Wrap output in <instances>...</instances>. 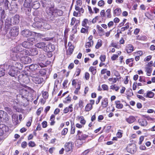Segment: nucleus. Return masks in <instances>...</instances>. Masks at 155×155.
<instances>
[{
	"instance_id": "f257e3e1",
	"label": "nucleus",
	"mask_w": 155,
	"mask_h": 155,
	"mask_svg": "<svg viewBox=\"0 0 155 155\" xmlns=\"http://www.w3.org/2000/svg\"><path fill=\"white\" fill-rule=\"evenodd\" d=\"M23 47L21 44L17 45L13 49V51L17 53L14 54L13 56L12 55V59L13 60H17V58H19L21 56L28 55L29 53V51L24 49Z\"/></svg>"
},
{
	"instance_id": "f03ea898",
	"label": "nucleus",
	"mask_w": 155,
	"mask_h": 155,
	"mask_svg": "<svg viewBox=\"0 0 155 155\" xmlns=\"http://www.w3.org/2000/svg\"><path fill=\"white\" fill-rule=\"evenodd\" d=\"M32 0H25L24 4V10L25 13L27 17L31 19V3Z\"/></svg>"
},
{
	"instance_id": "7ed1b4c3",
	"label": "nucleus",
	"mask_w": 155,
	"mask_h": 155,
	"mask_svg": "<svg viewBox=\"0 0 155 155\" xmlns=\"http://www.w3.org/2000/svg\"><path fill=\"white\" fill-rule=\"evenodd\" d=\"M18 34V28L16 27H14L11 29L8 33L7 34L6 36L8 38H11L12 37L17 36Z\"/></svg>"
},
{
	"instance_id": "20e7f679",
	"label": "nucleus",
	"mask_w": 155,
	"mask_h": 155,
	"mask_svg": "<svg viewBox=\"0 0 155 155\" xmlns=\"http://www.w3.org/2000/svg\"><path fill=\"white\" fill-rule=\"evenodd\" d=\"M8 127L4 124H0V141L2 140V136L5 133L9 131Z\"/></svg>"
},
{
	"instance_id": "39448f33",
	"label": "nucleus",
	"mask_w": 155,
	"mask_h": 155,
	"mask_svg": "<svg viewBox=\"0 0 155 155\" xmlns=\"http://www.w3.org/2000/svg\"><path fill=\"white\" fill-rule=\"evenodd\" d=\"M27 55H23L21 56L19 58H17V60H20L21 61L25 64H27L31 63V58Z\"/></svg>"
},
{
	"instance_id": "423d86ee",
	"label": "nucleus",
	"mask_w": 155,
	"mask_h": 155,
	"mask_svg": "<svg viewBox=\"0 0 155 155\" xmlns=\"http://www.w3.org/2000/svg\"><path fill=\"white\" fill-rule=\"evenodd\" d=\"M19 71L18 69H16L13 68H12L9 65L8 70V74L12 77H15L17 76Z\"/></svg>"
},
{
	"instance_id": "0eeeda50",
	"label": "nucleus",
	"mask_w": 155,
	"mask_h": 155,
	"mask_svg": "<svg viewBox=\"0 0 155 155\" xmlns=\"http://www.w3.org/2000/svg\"><path fill=\"white\" fill-rule=\"evenodd\" d=\"M40 20V21H35V22L33 23L32 24V26L34 27L37 28H38L41 27H43L44 28H45V26L47 25V24L41 21V20Z\"/></svg>"
},
{
	"instance_id": "6e6552de",
	"label": "nucleus",
	"mask_w": 155,
	"mask_h": 155,
	"mask_svg": "<svg viewBox=\"0 0 155 155\" xmlns=\"http://www.w3.org/2000/svg\"><path fill=\"white\" fill-rule=\"evenodd\" d=\"M8 120V116L7 113L2 110H0V121L6 122Z\"/></svg>"
},
{
	"instance_id": "1a4fd4ad",
	"label": "nucleus",
	"mask_w": 155,
	"mask_h": 155,
	"mask_svg": "<svg viewBox=\"0 0 155 155\" xmlns=\"http://www.w3.org/2000/svg\"><path fill=\"white\" fill-rule=\"evenodd\" d=\"M20 20H6L5 22V28H8L11 25L18 24Z\"/></svg>"
},
{
	"instance_id": "9d476101",
	"label": "nucleus",
	"mask_w": 155,
	"mask_h": 155,
	"mask_svg": "<svg viewBox=\"0 0 155 155\" xmlns=\"http://www.w3.org/2000/svg\"><path fill=\"white\" fill-rule=\"evenodd\" d=\"M14 61L12 62V64L9 65L11 67L13 68L16 69L18 70H21L23 68L22 64H21L15 61L16 60H14Z\"/></svg>"
},
{
	"instance_id": "9b49d317",
	"label": "nucleus",
	"mask_w": 155,
	"mask_h": 155,
	"mask_svg": "<svg viewBox=\"0 0 155 155\" xmlns=\"http://www.w3.org/2000/svg\"><path fill=\"white\" fill-rule=\"evenodd\" d=\"M126 149L128 152L134 153L136 150V145L134 144H129L127 146Z\"/></svg>"
},
{
	"instance_id": "f8f14e48",
	"label": "nucleus",
	"mask_w": 155,
	"mask_h": 155,
	"mask_svg": "<svg viewBox=\"0 0 155 155\" xmlns=\"http://www.w3.org/2000/svg\"><path fill=\"white\" fill-rule=\"evenodd\" d=\"M54 45L51 44H49L48 45H45V48L44 49V51L48 52H51L55 49Z\"/></svg>"
},
{
	"instance_id": "ddd939ff",
	"label": "nucleus",
	"mask_w": 155,
	"mask_h": 155,
	"mask_svg": "<svg viewBox=\"0 0 155 155\" xmlns=\"http://www.w3.org/2000/svg\"><path fill=\"white\" fill-rule=\"evenodd\" d=\"M31 80L33 82L38 84L42 83L44 80L43 78L38 76L33 77L31 78Z\"/></svg>"
},
{
	"instance_id": "4468645a",
	"label": "nucleus",
	"mask_w": 155,
	"mask_h": 155,
	"mask_svg": "<svg viewBox=\"0 0 155 155\" xmlns=\"http://www.w3.org/2000/svg\"><path fill=\"white\" fill-rule=\"evenodd\" d=\"M10 8H9L10 11H13L14 12H17L18 9V5L15 2H12L10 4Z\"/></svg>"
},
{
	"instance_id": "2eb2a0df",
	"label": "nucleus",
	"mask_w": 155,
	"mask_h": 155,
	"mask_svg": "<svg viewBox=\"0 0 155 155\" xmlns=\"http://www.w3.org/2000/svg\"><path fill=\"white\" fill-rule=\"evenodd\" d=\"M32 32L28 29H25L22 31L21 34L23 36L26 37H28L31 36L32 34Z\"/></svg>"
},
{
	"instance_id": "dca6fc26",
	"label": "nucleus",
	"mask_w": 155,
	"mask_h": 155,
	"mask_svg": "<svg viewBox=\"0 0 155 155\" xmlns=\"http://www.w3.org/2000/svg\"><path fill=\"white\" fill-rule=\"evenodd\" d=\"M32 43L30 42L29 41H25L22 43V45L23 47L26 48H31L33 46Z\"/></svg>"
},
{
	"instance_id": "f3484780",
	"label": "nucleus",
	"mask_w": 155,
	"mask_h": 155,
	"mask_svg": "<svg viewBox=\"0 0 155 155\" xmlns=\"http://www.w3.org/2000/svg\"><path fill=\"white\" fill-rule=\"evenodd\" d=\"M63 14V11L60 10L56 9L54 10V12H50L51 15H55L56 16H61Z\"/></svg>"
},
{
	"instance_id": "a211bd4d",
	"label": "nucleus",
	"mask_w": 155,
	"mask_h": 155,
	"mask_svg": "<svg viewBox=\"0 0 155 155\" xmlns=\"http://www.w3.org/2000/svg\"><path fill=\"white\" fill-rule=\"evenodd\" d=\"M72 143L71 142L66 143L65 144V149L66 152L71 151L72 148Z\"/></svg>"
},
{
	"instance_id": "6ab92c4d",
	"label": "nucleus",
	"mask_w": 155,
	"mask_h": 155,
	"mask_svg": "<svg viewBox=\"0 0 155 155\" xmlns=\"http://www.w3.org/2000/svg\"><path fill=\"white\" fill-rule=\"evenodd\" d=\"M12 121L15 125H17L18 124V116L16 114H13L12 116Z\"/></svg>"
},
{
	"instance_id": "aec40b11",
	"label": "nucleus",
	"mask_w": 155,
	"mask_h": 155,
	"mask_svg": "<svg viewBox=\"0 0 155 155\" xmlns=\"http://www.w3.org/2000/svg\"><path fill=\"white\" fill-rule=\"evenodd\" d=\"M38 48H35L30 49L29 53L31 55L34 56L37 55L38 54Z\"/></svg>"
},
{
	"instance_id": "412c9836",
	"label": "nucleus",
	"mask_w": 155,
	"mask_h": 155,
	"mask_svg": "<svg viewBox=\"0 0 155 155\" xmlns=\"http://www.w3.org/2000/svg\"><path fill=\"white\" fill-rule=\"evenodd\" d=\"M46 45L45 43L44 42H41L38 43L35 45V46L38 48L43 49L44 50V49L45 48V45Z\"/></svg>"
},
{
	"instance_id": "4be33fe9",
	"label": "nucleus",
	"mask_w": 155,
	"mask_h": 155,
	"mask_svg": "<svg viewBox=\"0 0 155 155\" xmlns=\"http://www.w3.org/2000/svg\"><path fill=\"white\" fill-rule=\"evenodd\" d=\"M136 120L135 117L133 116H130L128 118L126 119V121L130 124L133 123Z\"/></svg>"
},
{
	"instance_id": "5701e85b",
	"label": "nucleus",
	"mask_w": 155,
	"mask_h": 155,
	"mask_svg": "<svg viewBox=\"0 0 155 155\" xmlns=\"http://www.w3.org/2000/svg\"><path fill=\"white\" fill-rule=\"evenodd\" d=\"M138 122L140 125L142 126H146L147 125V122L146 120L144 119H139Z\"/></svg>"
},
{
	"instance_id": "b1692460",
	"label": "nucleus",
	"mask_w": 155,
	"mask_h": 155,
	"mask_svg": "<svg viewBox=\"0 0 155 155\" xmlns=\"http://www.w3.org/2000/svg\"><path fill=\"white\" fill-rule=\"evenodd\" d=\"M39 68L38 65L37 64H32L29 66V69L32 71H35L37 70H38Z\"/></svg>"
},
{
	"instance_id": "393cba45",
	"label": "nucleus",
	"mask_w": 155,
	"mask_h": 155,
	"mask_svg": "<svg viewBox=\"0 0 155 155\" xmlns=\"http://www.w3.org/2000/svg\"><path fill=\"white\" fill-rule=\"evenodd\" d=\"M126 50L127 53H130L134 50V47L131 45H128L126 47Z\"/></svg>"
},
{
	"instance_id": "a878e982",
	"label": "nucleus",
	"mask_w": 155,
	"mask_h": 155,
	"mask_svg": "<svg viewBox=\"0 0 155 155\" xmlns=\"http://www.w3.org/2000/svg\"><path fill=\"white\" fill-rule=\"evenodd\" d=\"M5 74V70L4 66L2 65L0 66V77L4 76Z\"/></svg>"
},
{
	"instance_id": "bb28decb",
	"label": "nucleus",
	"mask_w": 155,
	"mask_h": 155,
	"mask_svg": "<svg viewBox=\"0 0 155 155\" xmlns=\"http://www.w3.org/2000/svg\"><path fill=\"white\" fill-rule=\"evenodd\" d=\"M97 28L99 30L98 33L100 36H102L104 35V29L99 25H97Z\"/></svg>"
},
{
	"instance_id": "cd10ccee",
	"label": "nucleus",
	"mask_w": 155,
	"mask_h": 155,
	"mask_svg": "<svg viewBox=\"0 0 155 155\" xmlns=\"http://www.w3.org/2000/svg\"><path fill=\"white\" fill-rule=\"evenodd\" d=\"M72 106V105L71 104L68 107H67L65 108L64 110V113L66 114L69 111H70V112H72L73 110Z\"/></svg>"
},
{
	"instance_id": "c85d7f7f",
	"label": "nucleus",
	"mask_w": 155,
	"mask_h": 155,
	"mask_svg": "<svg viewBox=\"0 0 155 155\" xmlns=\"http://www.w3.org/2000/svg\"><path fill=\"white\" fill-rule=\"evenodd\" d=\"M40 6V4L38 2H34L32 5V7L35 9H37L39 8Z\"/></svg>"
},
{
	"instance_id": "c756f323",
	"label": "nucleus",
	"mask_w": 155,
	"mask_h": 155,
	"mask_svg": "<svg viewBox=\"0 0 155 155\" xmlns=\"http://www.w3.org/2000/svg\"><path fill=\"white\" fill-rule=\"evenodd\" d=\"M121 13V10L119 8H117L115 9L114 12V15L115 16H119Z\"/></svg>"
},
{
	"instance_id": "7c9ffc66",
	"label": "nucleus",
	"mask_w": 155,
	"mask_h": 155,
	"mask_svg": "<svg viewBox=\"0 0 155 155\" xmlns=\"http://www.w3.org/2000/svg\"><path fill=\"white\" fill-rule=\"evenodd\" d=\"M115 103L116 105V107L118 109H121L123 108V105L122 104L120 103V101H116L115 102Z\"/></svg>"
},
{
	"instance_id": "2f4dec72",
	"label": "nucleus",
	"mask_w": 155,
	"mask_h": 155,
	"mask_svg": "<svg viewBox=\"0 0 155 155\" xmlns=\"http://www.w3.org/2000/svg\"><path fill=\"white\" fill-rule=\"evenodd\" d=\"M3 3L4 4V8L5 9L7 10L8 9H9V8L8 7L9 2L8 0H5L3 2Z\"/></svg>"
},
{
	"instance_id": "473e14b6",
	"label": "nucleus",
	"mask_w": 155,
	"mask_h": 155,
	"mask_svg": "<svg viewBox=\"0 0 155 155\" xmlns=\"http://www.w3.org/2000/svg\"><path fill=\"white\" fill-rule=\"evenodd\" d=\"M154 94L151 91H148L145 97H146L152 98L154 96Z\"/></svg>"
},
{
	"instance_id": "72a5a7b5",
	"label": "nucleus",
	"mask_w": 155,
	"mask_h": 155,
	"mask_svg": "<svg viewBox=\"0 0 155 155\" xmlns=\"http://www.w3.org/2000/svg\"><path fill=\"white\" fill-rule=\"evenodd\" d=\"M108 103L107 99V98H105L102 102V107H106L107 106Z\"/></svg>"
},
{
	"instance_id": "f704fd0d",
	"label": "nucleus",
	"mask_w": 155,
	"mask_h": 155,
	"mask_svg": "<svg viewBox=\"0 0 155 155\" xmlns=\"http://www.w3.org/2000/svg\"><path fill=\"white\" fill-rule=\"evenodd\" d=\"M12 18L14 19H22L23 18V17L21 15H20L19 14H14Z\"/></svg>"
},
{
	"instance_id": "c9c22d12",
	"label": "nucleus",
	"mask_w": 155,
	"mask_h": 155,
	"mask_svg": "<svg viewBox=\"0 0 155 155\" xmlns=\"http://www.w3.org/2000/svg\"><path fill=\"white\" fill-rule=\"evenodd\" d=\"M89 71H91L92 74L94 75L96 73V69L92 66L90 67Z\"/></svg>"
},
{
	"instance_id": "e433bc0d",
	"label": "nucleus",
	"mask_w": 155,
	"mask_h": 155,
	"mask_svg": "<svg viewBox=\"0 0 155 155\" xmlns=\"http://www.w3.org/2000/svg\"><path fill=\"white\" fill-rule=\"evenodd\" d=\"M55 119V116L52 114L51 115L50 117V120L51 121V122L50 123V125H53L54 124L55 122L54 120Z\"/></svg>"
},
{
	"instance_id": "4c0bfd02",
	"label": "nucleus",
	"mask_w": 155,
	"mask_h": 155,
	"mask_svg": "<svg viewBox=\"0 0 155 155\" xmlns=\"http://www.w3.org/2000/svg\"><path fill=\"white\" fill-rule=\"evenodd\" d=\"M80 22V21L79 20H71V25H78V24H79Z\"/></svg>"
},
{
	"instance_id": "58836bf2",
	"label": "nucleus",
	"mask_w": 155,
	"mask_h": 155,
	"mask_svg": "<svg viewBox=\"0 0 155 155\" xmlns=\"http://www.w3.org/2000/svg\"><path fill=\"white\" fill-rule=\"evenodd\" d=\"M92 108V106L90 104H88L86 106L85 108V110L86 111L91 110Z\"/></svg>"
},
{
	"instance_id": "ea45409f",
	"label": "nucleus",
	"mask_w": 155,
	"mask_h": 155,
	"mask_svg": "<svg viewBox=\"0 0 155 155\" xmlns=\"http://www.w3.org/2000/svg\"><path fill=\"white\" fill-rule=\"evenodd\" d=\"M78 139L80 140H84L88 137V136L85 134H82L78 136Z\"/></svg>"
},
{
	"instance_id": "a19ab883",
	"label": "nucleus",
	"mask_w": 155,
	"mask_h": 155,
	"mask_svg": "<svg viewBox=\"0 0 155 155\" xmlns=\"http://www.w3.org/2000/svg\"><path fill=\"white\" fill-rule=\"evenodd\" d=\"M28 40L30 42L32 43L33 45L37 41V40L35 38H29L28 39Z\"/></svg>"
},
{
	"instance_id": "79ce46f5",
	"label": "nucleus",
	"mask_w": 155,
	"mask_h": 155,
	"mask_svg": "<svg viewBox=\"0 0 155 155\" xmlns=\"http://www.w3.org/2000/svg\"><path fill=\"white\" fill-rule=\"evenodd\" d=\"M110 11L111 10L110 9H108L106 12V15L107 16V17L109 18H110L111 17Z\"/></svg>"
},
{
	"instance_id": "37998d69",
	"label": "nucleus",
	"mask_w": 155,
	"mask_h": 155,
	"mask_svg": "<svg viewBox=\"0 0 155 155\" xmlns=\"http://www.w3.org/2000/svg\"><path fill=\"white\" fill-rule=\"evenodd\" d=\"M146 71L147 72V74H147V75L150 76V74L152 72V69L149 67H146L145 68Z\"/></svg>"
},
{
	"instance_id": "c03bdc74",
	"label": "nucleus",
	"mask_w": 155,
	"mask_h": 155,
	"mask_svg": "<svg viewBox=\"0 0 155 155\" xmlns=\"http://www.w3.org/2000/svg\"><path fill=\"white\" fill-rule=\"evenodd\" d=\"M110 89H114L116 91H117L119 89V87L118 86H116L115 84L112 85L110 87Z\"/></svg>"
},
{
	"instance_id": "a18cd8bd",
	"label": "nucleus",
	"mask_w": 155,
	"mask_h": 155,
	"mask_svg": "<svg viewBox=\"0 0 155 155\" xmlns=\"http://www.w3.org/2000/svg\"><path fill=\"white\" fill-rule=\"evenodd\" d=\"M46 71L44 69H42L39 71V73L41 76H43L46 74Z\"/></svg>"
},
{
	"instance_id": "49530a36",
	"label": "nucleus",
	"mask_w": 155,
	"mask_h": 155,
	"mask_svg": "<svg viewBox=\"0 0 155 155\" xmlns=\"http://www.w3.org/2000/svg\"><path fill=\"white\" fill-rule=\"evenodd\" d=\"M24 77H25V76L23 74H19V76H18V81H22V78H23Z\"/></svg>"
},
{
	"instance_id": "de8ad7c7",
	"label": "nucleus",
	"mask_w": 155,
	"mask_h": 155,
	"mask_svg": "<svg viewBox=\"0 0 155 155\" xmlns=\"http://www.w3.org/2000/svg\"><path fill=\"white\" fill-rule=\"evenodd\" d=\"M101 40H99L98 42L97 43L96 46L95 48L97 49H98L102 45V43L101 42Z\"/></svg>"
},
{
	"instance_id": "09e8293b",
	"label": "nucleus",
	"mask_w": 155,
	"mask_h": 155,
	"mask_svg": "<svg viewBox=\"0 0 155 155\" xmlns=\"http://www.w3.org/2000/svg\"><path fill=\"white\" fill-rule=\"evenodd\" d=\"M42 94L43 97L44 98L46 99L48 97V93L47 92L45 91L44 92H42Z\"/></svg>"
},
{
	"instance_id": "8fccbe9b",
	"label": "nucleus",
	"mask_w": 155,
	"mask_h": 155,
	"mask_svg": "<svg viewBox=\"0 0 155 155\" xmlns=\"http://www.w3.org/2000/svg\"><path fill=\"white\" fill-rule=\"evenodd\" d=\"M92 43V45H93V41H89L87 42L86 43V48H90L91 46V43Z\"/></svg>"
},
{
	"instance_id": "3c124183",
	"label": "nucleus",
	"mask_w": 155,
	"mask_h": 155,
	"mask_svg": "<svg viewBox=\"0 0 155 155\" xmlns=\"http://www.w3.org/2000/svg\"><path fill=\"white\" fill-rule=\"evenodd\" d=\"M104 4V2L103 0H101L99 1L98 3V5L100 7L103 6Z\"/></svg>"
},
{
	"instance_id": "603ef678",
	"label": "nucleus",
	"mask_w": 155,
	"mask_h": 155,
	"mask_svg": "<svg viewBox=\"0 0 155 155\" xmlns=\"http://www.w3.org/2000/svg\"><path fill=\"white\" fill-rule=\"evenodd\" d=\"M68 131V129L67 128L64 129L61 132V134L62 135H65Z\"/></svg>"
},
{
	"instance_id": "864d4df0",
	"label": "nucleus",
	"mask_w": 155,
	"mask_h": 155,
	"mask_svg": "<svg viewBox=\"0 0 155 155\" xmlns=\"http://www.w3.org/2000/svg\"><path fill=\"white\" fill-rule=\"evenodd\" d=\"M5 110L10 114H12V110L10 108L6 107L5 108Z\"/></svg>"
},
{
	"instance_id": "5fc2aeb1",
	"label": "nucleus",
	"mask_w": 155,
	"mask_h": 155,
	"mask_svg": "<svg viewBox=\"0 0 155 155\" xmlns=\"http://www.w3.org/2000/svg\"><path fill=\"white\" fill-rule=\"evenodd\" d=\"M129 27V25L128 23H127L126 24V25L125 27H123L121 28V31H124L125 30L127 29Z\"/></svg>"
},
{
	"instance_id": "6e6d98bb",
	"label": "nucleus",
	"mask_w": 155,
	"mask_h": 155,
	"mask_svg": "<svg viewBox=\"0 0 155 155\" xmlns=\"http://www.w3.org/2000/svg\"><path fill=\"white\" fill-rule=\"evenodd\" d=\"M1 19H3L5 18V12L4 10H3L1 13Z\"/></svg>"
},
{
	"instance_id": "4d7b16f0",
	"label": "nucleus",
	"mask_w": 155,
	"mask_h": 155,
	"mask_svg": "<svg viewBox=\"0 0 155 155\" xmlns=\"http://www.w3.org/2000/svg\"><path fill=\"white\" fill-rule=\"evenodd\" d=\"M80 119H81L80 123L83 125L85 123L86 121L84 120V117L83 116H81L80 117Z\"/></svg>"
},
{
	"instance_id": "13d9d810",
	"label": "nucleus",
	"mask_w": 155,
	"mask_h": 155,
	"mask_svg": "<svg viewBox=\"0 0 155 155\" xmlns=\"http://www.w3.org/2000/svg\"><path fill=\"white\" fill-rule=\"evenodd\" d=\"M28 145L29 147H34L35 146L34 142L32 141H30L28 143Z\"/></svg>"
},
{
	"instance_id": "bf43d9fd",
	"label": "nucleus",
	"mask_w": 155,
	"mask_h": 155,
	"mask_svg": "<svg viewBox=\"0 0 155 155\" xmlns=\"http://www.w3.org/2000/svg\"><path fill=\"white\" fill-rule=\"evenodd\" d=\"M37 73L35 72H34L33 71H31L30 74L29 76L32 78L33 77H36Z\"/></svg>"
},
{
	"instance_id": "052dcab7",
	"label": "nucleus",
	"mask_w": 155,
	"mask_h": 155,
	"mask_svg": "<svg viewBox=\"0 0 155 155\" xmlns=\"http://www.w3.org/2000/svg\"><path fill=\"white\" fill-rule=\"evenodd\" d=\"M106 59V56L105 55H101L100 57V59L101 61H104Z\"/></svg>"
},
{
	"instance_id": "680f3d73",
	"label": "nucleus",
	"mask_w": 155,
	"mask_h": 155,
	"mask_svg": "<svg viewBox=\"0 0 155 155\" xmlns=\"http://www.w3.org/2000/svg\"><path fill=\"white\" fill-rule=\"evenodd\" d=\"M81 70L80 68H77L76 69L75 74H77L76 76H78L81 72Z\"/></svg>"
},
{
	"instance_id": "e2e57ef3",
	"label": "nucleus",
	"mask_w": 155,
	"mask_h": 155,
	"mask_svg": "<svg viewBox=\"0 0 155 155\" xmlns=\"http://www.w3.org/2000/svg\"><path fill=\"white\" fill-rule=\"evenodd\" d=\"M27 143L26 142L24 141L22 143H21V147L25 148L27 146Z\"/></svg>"
},
{
	"instance_id": "0e129e2a",
	"label": "nucleus",
	"mask_w": 155,
	"mask_h": 155,
	"mask_svg": "<svg viewBox=\"0 0 155 155\" xmlns=\"http://www.w3.org/2000/svg\"><path fill=\"white\" fill-rule=\"evenodd\" d=\"M118 57V55L117 54H114L111 58V59L113 61L115 60Z\"/></svg>"
},
{
	"instance_id": "69168bd1",
	"label": "nucleus",
	"mask_w": 155,
	"mask_h": 155,
	"mask_svg": "<svg viewBox=\"0 0 155 155\" xmlns=\"http://www.w3.org/2000/svg\"><path fill=\"white\" fill-rule=\"evenodd\" d=\"M84 102L82 100H80L79 103V105L80 107L82 108L83 107Z\"/></svg>"
},
{
	"instance_id": "338daca9",
	"label": "nucleus",
	"mask_w": 155,
	"mask_h": 155,
	"mask_svg": "<svg viewBox=\"0 0 155 155\" xmlns=\"http://www.w3.org/2000/svg\"><path fill=\"white\" fill-rule=\"evenodd\" d=\"M109 80L110 81H112V83H116L117 81L116 78H109Z\"/></svg>"
},
{
	"instance_id": "774afa93",
	"label": "nucleus",
	"mask_w": 155,
	"mask_h": 155,
	"mask_svg": "<svg viewBox=\"0 0 155 155\" xmlns=\"http://www.w3.org/2000/svg\"><path fill=\"white\" fill-rule=\"evenodd\" d=\"M47 122L45 121H44L42 123V126L43 128H45L47 127Z\"/></svg>"
}]
</instances>
